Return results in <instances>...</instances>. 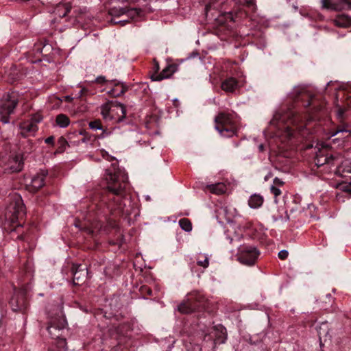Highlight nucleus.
I'll return each instance as SVG.
<instances>
[{
    "label": "nucleus",
    "instance_id": "nucleus-1",
    "mask_svg": "<svg viewBox=\"0 0 351 351\" xmlns=\"http://www.w3.org/2000/svg\"><path fill=\"white\" fill-rule=\"evenodd\" d=\"M105 180L106 189L94 198L92 204L88 207L89 215L91 216V213L96 210L97 214L106 215L107 211L112 215L117 213H127L123 202V192L128 180L125 170L112 164L111 168L106 171Z\"/></svg>",
    "mask_w": 351,
    "mask_h": 351
},
{
    "label": "nucleus",
    "instance_id": "nucleus-2",
    "mask_svg": "<svg viewBox=\"0 0 351 351\" xmlns=\"http://www.w3.org/2000/svg\"><path fill=\"white\" fill-rule=\"evenodd\" d=\"M301 121L302 118L295 111L291 109L286 111L282 110L274 114L269 122L268 132L274 136H279L283 132L290 138L294 135L295 132L292 125L295 126L296 130H300L302 126L299 125V122Z\"/></svg>",
    "mask_w": 351,
    "mask_h": 351
},
{
    "label": "nucleus",
    "instance_id": "nucleus-3",
    "mask_svg": "<svg viewBox=\"0 0 351 351\" xmlns=\"http://www.w3.org/2000/svg\"><path fill=\"white\" fill-rule=\"evenodd\" d=\"M213 322L209 320L204 322L200 320L198 323V327L202 332L203 340L206 341H211L214 345L217 343H224L227 339L226 328L221 324L213 326Z\"/></svg>",
    "mask_w": 351,
    "mask_h": 351
},
{
    "label": "nucleus",
    "instance_id": "nucleus-4",
    "mask_svg": "<svg viewBox=\"0 0 351 351\" xmlns=\"http://www.w3.org/2000/svg\"><path fill=\"white\" fill-rule=\"evenodd\" d=\"M215 129L221 136L231 137L237 134V128L234 115L232 113L220 112L215 118Z\"/></svg>",
    "mask_w": 351,
    "mask_h": 351
},
{
    "label": "nucleus",
    "instance_id": "nucleus-5",
    "mask_svg": "<svg viewBox=\"0 0 351 351\" xmlns=\"http://www.w3.org/2000/svg\"><path fill=\"white\" fill-rule=\"evenodd\" d=\"M101 114L106 121H122L126 115L125 106L117 101H108L101 106Z\"/></svg>",
    "mask_w": 351,
    "mask_h": 351
},
{
    "label": "nucleus",
    "instance_id": "nucleus-6",
    "mask_svg": "<svg viewBox=\"0 0 351 351\" xmlns=\"http://www.w3.org/2000/svg\"><path fill=\"white\" fill-rule=\"evenodd\" d=\"M19 100L18 93L12 92L3 95L0 101V121L7 124L10 123V117L14 113Z\"/></svg>",
    "mask_w": 351,
    "mask_h": 351
},
{
    "label": "nucleus",
    "instance_id": "nucleus-7",
    "mask_svg": "<svg viewBox=\"0 0 351 351\" xmlns=\"http://www.w3.org/2000/svg\"><path fill=\"white\" fill-rule=\"evenodd\" d=\"M206 299L199 291H193L186 295V298L178 306L181 313L188 314L200 307H204Z\"/></svg>",
    "mask_w": 351,
    "mask_h": 351
},
{
    "label": "nucleus",
    "instance_id": "nucleus-8",
    "mask_svg": "<svg viewBox=\"0 0 351 351\" xmlns=\"http://www.w3.org/2000/svg\"><path fill=\"white\" fill-rule=\"evenodd\" d=\"M32 289L31 283L23 285L19 290H15L10 299V304L13 311L24 312L28 306L27 292Z\"/></svg>",
    "mask_w": 351,
    "mask_h": 351
},
{
    "label": "nucleus",
    "instance_id": "nucleus-9",
    "mask_svg": "<svg viewBox=\"0 0 351 351\" xmlns=\"http://www.w3.org/2000/svg\"><path fill=\"white\" fill-rule=\"evenodd\" d=\"M9 201L8 211L12 214V221L14 222V221L23 219L26 212L21 197L15 193L10 197Z\"/></svg>",
    "mask_w": 351,
    "mask_h": 351
},
{
    "label": "nucleus",
    "instance_id": "nucleus-10",
    "mask_svg": "<svg viewBox=\"0 0 351 351\" xmlns=\"http://www.w3.org/2000/svg\"><path fill=\"white\" fill-rule=\"evenodd\" d=\"M260 254L259 251L252 245H242L239 249L237 260L243 265L252 266Z\"/></svg>",
    "mask_w": 351,
    "mask_h": 351
},
{
    "label": "nucleus",
    "instance_id": "nucleus-11",
    "mask_svg": "<svg viewBox=\"0 0 351 351\" xmlns=\"http://www.w3.org/2000/svg\"><path fill=\"white\" fill-rule=\"evenodd\" d=\"M43 117L39 114H34L29 119L21 121L19 125L20 134L23 137L34 136L38 130V124Z\"/></svg>",
    "mask_w": 351,
    "mask_h": 351
},
{
    "label": "nucleus",
    "instance_id": "nucleus-12",
    "mask_svg": "<svg viewBox=\"0 0 351 351\" xmlns=\"http://www.w3.org/2000/svg\"><path fill=\"white\" fill-rule=\"evenodd\" d=\"M346 108L345 106H338L336 111V117L339 123L335 130L331 132V136H335L339 134H346L348 136L351 134V124L347 123L345 120L347 117Z\"/></svg>",
    "mask_w": 351,
    "mask_h": 351
},
{
    "label": "nucleus",
    "instance_id": "nucleus-13",
    "mask_svg": "<svg viewBox=\"0 0 351 351\" xmlns=\"http://www.w3.org/2000/svg\"><path fill=\"white\" fill-rule=\"evenodd\" d=\"M66 326V320L62 316L52 317L47 326V331L52 339L56 341L62 339V333Z\"/></svg>",
    "mask_w": 351,
    "mask_h": 351
},
{
    "label": "nucleus",
    "instance_id": "nucleus-14",
    "mask_svg": "<svg viewBox=\"0 0 351 351\" xmlns=\"http://www.w3.org/2000/svg\"><path fill=\"white\" fill-rule=\"evenodd\" d=\"M24 167L23 155L21 154H12L4 165V171L8 173H18Z\"/></svg>",
    "mask_w": 351,
    "mask_h": 351
},
{
    "label": "nucleus",
    "instance_id": "nucleus-15",
    "mask_svg": "<svg viewBox=\"0 0 351 351\" xmlns=\"http://www.w3.org/2000/svg\"><path fill=\"white\" fill-rule=\"evenodd\" d=\"M290 99L295 102H302V106L305 108L311 104L312 95L310 94L305 86H295L289 95Z\"/></svg>",
    "mask_w": 351,
    "mask_h": 351
},
{
    "label": "nucleus",
    "instance_id": "nucleus-16",
    "mask_svg": "<svg viewBox=\"0 0 351 351\" xmlns=\"http://www.w3.org/2000/svg\"><path fill=\"white\" fill-rule=\"evenodd\" d=\"M317 149L318 151L316 152L315 158V162L317 167H321L325 164H333L336 158L328 153V147L327 145L317 144Z\"/></svg>",
    "mask_w": 351,
    "mask_h": 351
},
{
    "label": "nucleus",
    "instance_id": "nucleus-17",
    "mask_svg": "<svg viewBox=\"0 0 351 351\" xmlns=\"http://www.w3.org/2000/svg\"><path fill=\"white\" fill-rule=\"evenodd\" d=\"M95 82L101 84H106L112 83L114 84V88H112L108 93L113 97H119L123 95L128 90V87L123 83L117 82L116 80L108 81L104 76H99L95 79Z\"/></svg>",
    "mask_w": 351,
    "mask_h": 351
},
{
    "label": "nucleus",
    "instance_id": "nucleus-18",
    "mask_svg": "<svg viewBox=\"0 0 351 351\" xmlns=\"http://www.w3.org/2000/svg\"><path fill=\"white\" fill-rule=\"evenodd\" d=\"M72 273L73 276V283L74 285H82L88 275L87 268L86 267H82V265H73L72 267Z\"/></svg>",
    "mask_w": 351,
    "mask_h": 351
},
{
    "label": "nucleus",
    "instance_id": "nucleus-19",
    "mask_svg": "<svg viewBox=\"0 0 351 351\" xmlns=\"http://www.w3.org/2000/svg\"><path fill=\"white\" fill-rule=\"evenodd\" d=\"M322 6L334 10H351V0H338L331 2L330 0H322Z\"/></svg>",
    "mask_w": 351,
    "mask_h": 351
},
{
    "label": "nucleus",
    "instance_id": "nucleus-20",
    "mask_svg": "<svg viewBox=\"0 0 351 351\" xmlns=\"http://www.w3.org/2000/svg\"><path fill=\"white\" fill-rule=\"evenodd\" d=\"M47 175V172L42 170L36 175L32 178L31 182L29 184L30 190L32 191H36L45 184V180Z\"/></svg>",
    "mask_w": 351,
    "mask_h": 351
},
{
    "label": "nucleus",
    "instance_id": "nucleus-21",
    "mask_svg": "<svg viewBox=\"0 0 351 351\" xmlns=\"http://www.w3.org/2000/svg\"><path fill=\"white\" fill-rule=\"evenodd\" d=\"M238 86V81L232 77L226 78L221 84V89L226 93H233Z\"/></svg>",
    "mask_w": 351,
    "mask_h": 351
},
{
    "label": "nucleus",
    "instance_id": "nucleus-22",
    "mask_svg": "<svg viewBox=\"0 0 351 351\" xmlns=\"http://www.w3.org/2000/svg\"><path fill=\"white\" fill-rule=\"evenodd\" d=\"M317 333L319 338L320 345L323 343H326L328 341H330V335H329L328 323L323 322L317 328Z\"/></svg>",
    "mask_w": 351,
    "mask_h": 351
},
{
    "label": "nucleus",
    "instance_id": "nucleus-23",
    "mask_svg": "<svg viewBox=\"0 0 351 351\" xmlns=\"http://www.w3.org/2000/svg\"><path fill=\"white\" fill-rule=\"evenodd\" d=\"M337 173L343 178H351V160H345L338 167Z\"/></svg>",
    "mask_w": 351,
    "mask_h": 351
},
{
    "label": "nucleus",
    "instance_id": "nucleus-24",
    "mask_svg": "<svg viewBox=\"0 0 351 351\" xmlns=\"http://www.w3.org/2000/svg\"><path fill=\"white\" fill-rule=\"evenodd\" d=\"M175 72V67L173 65H168L162 71L156 75H153L152 76V79L153 81H161L164 79L168 78L171 77L173 73Z\"/></svg>",
    "mask_w": 351,
    "mask_h": 351
},
{
    "label": "nucleus",
    "instance_id": "nucleus-25",
    "mask_svg": "<svg viewBox=\"0 0 351 351\" xmlns=\"http://www.w3.org/2000/svg\"><path fill=\"white\" fill-rule=\"evenodd\" d=\"M264 202L263 197L260 194L254 193L248 199V205L251 208L257 209L260 208Z\"/></svg>",
    "mask_w": 351,
    "mask_h": 351
},
{
    "label": "nucleus",
    "instance_id": "nucleus-26",
    "mask_svg": "<svg viewBox=\"0 0 351 351\" xmlns=\"http://www.w3.org/2000/svg\"><path fill=\"white\" fill-rule=\"evenodd\" d=\"M336 26L339 27H348L351 25V17L345 14L338 15L334 20Z\"/></svg>",
    "mask_w": 351,
    "mask_h": 351
},
{
    "label": "nucleus",
    "instance_id": "nucleus-27",
    "mask_svg": "<svg viewBox=\"0 0 351 351\" xmlns=\"http://www.w3.org/2000/svg\"><path fill=\"white\" fill-rule=\"evenodd\" d=\"M207 187L210 191L217 195L224 193L227 190L226 185L223 182H218L213 184L208 185Z\"/></svg>",
    "mask_w": 351,
    "mask_h": 351
},
{
    "label": "nucleus",
    "instance_id": "nucleus-28",
    "mask_svg": "<svg viewBox=\"0 0 351 351\" xmlns=\"http://www.w3.org/2000/svg\"><path fill=\"white\" fill-rule=\"evenodd\" d=\"M346 94L347 95L346 98V106L348 108H351V85L347 84L341 90H339L337 93V97H343Z\"/></svg>",
    "mask_w": 351,
    "mask_h": 351
},
{
    "label": "nucleus",
    "instance_id": "nucleus-29",
    "mask_svg": "<svg viewBox=\"0 0 351 351\" xmlns=\"http://www.w3.org/2000/svg\"><path fill=\"white\" fill-rule=\"evenodd\" d=\"M89 127L91 130H102L103 132L100 136L101 138H105L110 134V132L103 130L101 123L99 120H95V121H90L89 123Z\"/></svg>",
    "mask_w": 351,
    "mask_h": 351
},
{
    "label": "nucleus",
    "instance_id": "nucleus-30",
    "mask_svg": "<svg viewBox=\"0 0 351 351\" xmlns=\"http://www.w3.org/2000/svg\"><path fill=\"white\" fill-rule=\"evenodd\" d=\"M338 189L340 191V193L337 195V198L339 201H340L341 197L343 195V193L348 195H351V182L341 184L339 185Z\"/></svg>",
    "mask_w": 351,
    "mask_h": 351
},
{
    "label": "nucleus",
    "instance_id": "nucleus-31",
    "mask_svg": "<svg viewBox=\"0 0 351 351\" xmlns=\"http://www.w3.org/2000/svg\"><path fill=\"white\" fill-rule=\"evenodd\" d=\"M56 123L60 128H64L70 124V120L66 114H59L56 116Z\"/></svg>",
    "mask_w": 351,
    "mask_h": 351
},
{
    "label": "nucleus",
    "instance_id": "nucleus-32",
    "mask_svg": "<svg viewBox=\"0 0 351 351\" xmlns=\"http://www.w3.org/2000/svg\"><path fill=\"white\" fill-rule=\"evenodd\" d=\"M66 342L65 339H60L52 345L49 351H66Z\"/></svg>",
    "mask_w": 351,
    "mask_h": 351
},
{
    "label": "nucleus",
    "instance_id": "nucleus-33",
    "mask_svg": "<svg viewBox=\"0 0 351 351\" xmlns=\"http://www.w3.org/2000/svg\"><path fill=\"white\" fill-rule=\"evenodd\" d=\"M197 264L206 269L209 265V258L207 255L199 254L197 258Z\"/></svg>",
    "mask_w": 351,
    "mask_h": 351
},
{
    "label": "nucleus",
    "instance_id": "nucleus-34",
    "mask_svg": "<svg viewBox=\"0 0 351 351\" xmlns=\"http://www.w3.org/2000/svg\"><path fill=\"white\" fill-rule=\"evenodd\" d=\"M126 7H113L109 10V14L113 17H119L125 15Z\"/></svg>",
    "mask_w": 351,
    "mask_h": 351
},
{
    "label": "nucleus",
    "instance_id": "nucleus-35",
    "mask_svg": "<svg viewBox=\"0 0 351 351\" xmlns=\"http://www.w3.org/2000/svg\"><path fill=\"white\" fill-rule=\"evenodd\" d=\"M179 225L180 228L186 232H190L192 230V224L190 220L186 218L180 219Z\"/></svg>",
    "mask_w": 351,
    "mask_h": 351
},
{
    "label": "nucleus",
    "instance_id": "nucleus-36",
    "mask_svg": "<svg viewBox=\"0 0 351 351\" xmlns=\"http://www.w3.org/2000/svg\"><path fill=\"white\" fill-rule=\"evenodd\" d=\"M141 12V10L140 9H137V8H130L129 9L126 7L125 15L128 18H130L131 19H134L139 16Z\"/></svg>",
    "mask_w": 351,
    "mask_h": 351
},
{
    "label": "nucleus",
    "instance_id": "nucleus-37",
    "mask_svg": "<svg viewBox=\"0 0 351 351\" xmlns=\"http://www.w3.org/2000/svg\"><path fill=\"white\" fill-rule=\"evenodd\" d=\"M58 148L57 152H63L65 150L66 146L69 145V143L64 137L61 136L58 140Z\"/></svg>",
    "mask_w": 351,
    "mask_h": 351
},
{
    "label": "nucleus",
    "instance_id": "nucleus-38",
    "mask_svg": "<svg viewBox=\"0 0 351 351\" xmlns=\"http://www.w3.org/2000/svg\"><path fill=\"white\" fill-rule=\"evenodd\" d=\"M239 1L241 4L247 6L252 10H255L256 5L254 0H239Z\"/></svg>",
    "mask_w": 351,
    "mask_h": 351
},
{
    "label": "nucleus",
    "instance_id": "nucleus-39",
    "mask_svg": "<svg viewBox=\"0 0 351 351\" xmlns=\"http://www.w3.org/2000/svg\"><path fill=\"white\" fill-rule=\"evenodd\" d=\"M270 191L271 193L274 195L275 202L277 203L278 201L276 198L281 195V190L279 189V187H277L276 186H271Z\"/></svg>",
    "mask_w": 351,
    "mask_h": 351
},
{
    "label": "nucleus",
    "instance_id": "nucleus-40",
    "mask_svg": "<svg viewBox=\"0 0 351 351\" xmlns=\"http://www.w3.org/2000/svg\"><path fill=\"white\" fill-rule=\"evenodd\" d=\"M187 351H202V348L199 344L190 343V346H187Z\"/></svg>",
    "mask_w": 351,
    "mask_h": 351
},
{
    "label": "nucleus",
    "instance_id": "nucleus-41",
    "mask_svg": "<svg viewBox=\"0 0 351 351\" xmlns=\"http://www.w3.org/2000/svg\"><path fill=\"white\" fill-rule=\"evenodd\" d=\"M289 255L288 251L285 250H280L278 253V257L281 260H285Z\"/></svg>",
    "mask_w": 351,
    "mask_h": 351
},
{
    "label": "nucleus",
    "instance_id": "nucleus-42",
    "mask_svg": "<svg viewBox=\"0 0 351 351\" xmlns=\"http://www.w3.org/2000/svg\"><path fill=\"white\" fill-rule=\"evenodd\" d=\"M274 184L272 186H276L277 187H280L283 186L284 182L282 181L278 178H275L273 181Z\"/></svg>",
    "mask_w": 351,
    "mask_h": 351
},
{
    "label": "nucleus",
    "instance_id": "nucleus-43",
    "mask_svg": "<svg viewBox=\"0 0 351 351\" xmlns=\"http://www.w3.org/2000/svg\"><path fill=\"white\" fill-rule=\"evenodd\" d=\"M112 23H114V24H120L121 25L123 26L125 25V24L128 23H129V21L128 20H123V21H115V19H112L111 20Z\"/></svg>",
    "mask_w": 351,
    "mask_h": 351
},
{
    "label": "nucleus",
    "instance_id": "nucleus-44",
    "mask_svg": "<svg viewBox=\"0 0 351 351\" xmlns=\"http://www.w3.org/2000/svg\"><path fill=\"white\" fill-rule=\"evenodd\" d=\"M101 152L103 157L105 158L106 160L112 161L115 159L114 157L110 156L106 152L102 151Z\"/></svg>",
    "mask_w": 351,
    "mask_h": 351
},
{
    "label": "nucleus",
    "instance_id": "nucleus-45",
    "mask_svg": "<svg viewBox=\"0 0 351 351\" xmlns=\"http://www.w3.org/2000/svg\"><path fill=\"white\" fill-rule=\"evenodd\" d=\"M45 142L47 144L53 145H54V137L53 136H50L45 139Z\"/></svg>",
    "mask_w": 351,
    "mask_h": 351
},
{
    "label": "nucleus",
    "instance_id": "nucleus-46",
    "mask_svg": "<svg viewBox=\"0 0 351 351\" xmlns=\"http://www.w3.org/2000/svg\"><path fill=\"white\" fill-rule=\"evenodd\" d=\"M63 98H64L63 100L66 102H71L73 100V97L69 95L64 96Z\"/></svg>",
    "mask_w": 351,
    "mask_h": 351
},
{
    "label": "nucleus",
    "instance_id": "nucleus-47",
    "mask_svg": "<svg viewBox=\"0 0 351 351\" xmlns=\"http://www.w3.org/2000/svg\"><path fill=\"white\" fill-rule=\"evenodd\" d=\"M86 91V89L83 88L80 90V93H79V97H82L84 95V93Z\"/></svg>",
    "mask_w": 351,
    "mask_h": 351
},
{
    "label": "nucleus",
    "instance_id": "nucleus-48",
    "mask_svg": "<svg viewBox=\"0 0 351 351\" xmlns=\"http://www.w3.org/2000/svg\"><path fill=\"white\" fill-rule=\"evenodd\" d=\"M210 9H211V5L210 4L206 5V6L205 8L206 12H208Z\"/></svg>",
    "mask_w": 351,
    "mask_h": 351
},
{
    "label": "nucleus",
    "instance_id": "nucleus-49",
    "mask_svg": "<svg viewBox=\"0 0 351 351\" xmlns=\"http://www.w3.org/2000/svg\"><path fill=\"white\" fill-rule=\"evenodd\" d=\"M154 68V69L156 70V72L158 71V70H159V65H158V62H155Z\"/></svg>",
    "mask_w": 351,
    "mask_h": 351
},
{
    "label": "nucleus",
    "instance_id": "nucleus-50",
    "mask_svg": "<svg viewBox=\"0 0 351 351\" xmlns=\"http://www.w3.org/2000/svg\"><path fill=\"white\" fill-rule=\"evenodd\" d=\"M258 149L260 152H263L264 150V145L263 144L259 145Z\"/></svg>",
    "mask_w": 351,
    "mask_h": 351
},
{
    "label": "nucleus",
    "instance_id": "nucleus-51",
    "mask_svg": "<svg viewBox=\"0 0 351 351\" xmlns=\"http://www.w3.org/2000/svg\"><path fill=\"white\" fill-rule=\"evenodd\" d=\"M69 11H70V10L66 8L64 13L62 15V16H65L67 14V13L69 12Z\"/></svg>",
    "mask_w": 351,
    "mask_h": 351
},
{
    "label": "nucleus",
    "instance_id": "nucleus-52",
    "mask_svg": "<svg viewBox=\"0 0 351 351\" xmlns=\"http://www.w3.org/2000/svg\"><path fill=\"white\" fill-rule=\"evenodd\" d=\"M17 239L23 240L25 239V236L23 234L19 235Z\"/></svg>",
    "mask_w": 351,
    "mask_h": 351
},
{
    "label": "nucleus",
    "instance_id": "nucleus-53",
    "mask_svg": "<svg viewBox=\"0 0 351 351\" xmlns=\"http://www.w3.org/2000/svg\"><path fill=\"white\" fill-rule=\"evenodd\" d=\"M32 276V272L30 271H28V273L27 274V278H31Z\"/></svg>",
    "mask_w": 351,
    "mask_h": 351
},
{
    "label": "nucleus",
    "instance_id": "nucleus-54",
    "mask_svg": "<svg viewBox=\"0 0 351 351\" xmlns=\"http://www.w3.org/2000/svg\"><path fill=\"white\" fill-rule=\"evenodd\" d=\"M19 227H20V228H21V225L18 226L16 228H14V229H13V230H10V232H14V231H18V228H19Z\"/></svg>",
    "mask_w": 351,
    "mask_h": 351
},
{
    "label": "nucleus",
    "instance_id": "nucleus-55",
    "mask_svg": "<svg viewBox=\"0 0 351 351\" xmlns=\"http://www.w3.org/2000/svg\"><path fill=\"white\" fill-rule=\"evenodd\" d=\"M88 233H90V234H92V233H93V230H90V229H88Z\"/></svg>",
    "mask_w": 351,
    "mask_h": 351
},
{
    "label": "nucleus",
    "instance_id": "nucleus-56",
    "mask_svg": "<svg viewBox=\"0 0 351 351\" xmlns=\"http://www.w3.org/2000/svg\"><path fill=\"white\" fill-rule=\"evenodd\" d=\"M314 119V117H311V118H309V119L307 120V121L308 122V121H311V119Z\"/></svg>",
    "mask_w": 351,
    "mask_h": 351
},
{
    "label": "nucleus",
    "instance_id": "nucleus-57",
    "mask_svg": "<svg viewBox=\"0 0 351 351\" xmlns=\"http://www.w3.org/2000/svg\"><path fill=\"white\" fill-rule=\"evenodd\" d=\"M267 179H268V176H265V180H267Z\"/></svg>",
    "mask_w": 351,
    "mask_h": 351
},
{
    "label": "nucleus",
    "instance_id": "nucleus-58",
    "mask_svg": "<svg viewBox=\"0 0 351 351\" xmlns=\"http://www.w3.org/2000/svg\"><path fill=\"white\" fill-rule=\"evenodd\" d=\"M287 219L289 220V217L288 215H287Z\"/></svg>",
    "mask_w": 351,
    "mask_h": 351
}]
</instances>
